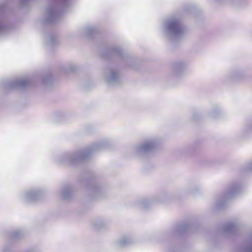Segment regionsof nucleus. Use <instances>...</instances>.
<instances>
[{"label": "nucleus", "instance_id": "f257e3e1", "mask_svg": "<svg viewBox=\"0 0 252 252\" xmlns=\"http://www.w3.org/2000/svg\"><path fill=\"white\" fill-rule=\"evenodd\" d=\"M169 29L175 33H178L181 31V27L180 22L178 20H173L169 24Z\"/></svg>", "mask_w": 252, "mask_h": 252}]
</instances>
